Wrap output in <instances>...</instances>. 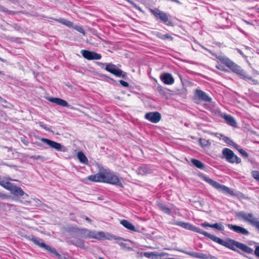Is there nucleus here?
Listing matches in <instances>:
<instances>
[{
    "mask_svg": "<svg viewBox=\"0 0 259 259\" xmlns=\"http://www.w3.org/2000/svg\"><path fill=\"white\" fill-rule=\"evenodd\" d=\"M145 118L151 122L156 123L160 120L161 117L158 112H150L145 115Z\"/></svg>",
    "mask_w": 259,
    "mask_h": 259,
    "instance_id": "obj_14",
    "label": "nucleus"
},
{
    "mask_svg": "<svg viewBox=\"0 0 259 259\" xmlns=\"http://www.w3.org/2000/svg\"><path fill=\"white\" fill-rule=\"evenodd\" d=\"M81 54L84 58L89 60H99L102 58V56L100 54L85 50H81Z\"/></svg>",
    "mask_w": 259,
    "mask_h": 259,
    "instance_id": "obj_13",
    "label": "nucleus"
},
{
    "mask_svg": "<svg viewBox=\"0 0 259 259\" xmlns=\"http://www.w3.org/2000/svg\"><path fill=\"white\" fill-rule=\"evenodd\" d=\"M179 226L186 229L191 230L192 227L193 225L190 224L189 223L179 222Z\"/></svg>",
    "mask_w": 259,
    "mask_h": 259,
    "instance_id": "obj_34",
    "label": "nucleus"
},
{
    "mask_svg": "<svg viewBox=\"0 0 259 259\" xmlns=\"http://www.w3.org/2000/svg\"><path fill=\"white\" fill-rule=\"evenodd\" d=\"M119 82L124 87H128L130 85L128 82L122 80H119Z\"/></svg>",
    "mask_w": 259,
    "mask_h": 259,
    "instance_id": "obj_46",
    "label": "nucleus"
},
{
    "mask_svg": "<svg viewBox=\"0 0 259 259\" xmlns=\"http://www.w3.org/2000/svg\"><path fill=\"white\" fill-rule=\"evenodd\" d=\"M85 219L86 221H87L89 222H91V220L90 218H88V217H85Z\"/></svg>",
    "mask_w": 259,
    "mask_h": 259,
    "instance_id": "obj_54",
    "label": "nucleus"
},
{
    "mask_svg": "<svg viewBox=\"0 0 259 259\" xmlns=\"http://www.w3.org/2000/svg\"><path fill=\"white\" fill-rule=\"evenodd\" d=\"M99 259H105V258H103V257H100L99 258Z\"/></svg>",
    "mask_w": 259,
    "mask_h": 259,
    "instance_id": "obj_58",
    "label": "nucleus"
},
{
    "mask_svg": "<svg viewBox=\"0 0 259 259\" xmlns=\"http://www.w3.org/2000/svg\"><path fill=\"white\" fill-rule=\"evenodd\" d=\"M8 190L15 196H23V199H26L28 197V195L25 193L24 191L20 187L15 186L12 183Z\"/></svg>",
    "mask_w": 259,
    "mask_h": 259,
    "instance_id": "obj_12",
    "label": "nucleus"
},
{
    "mask_svg": "<svg viewBox=\"0 0 259 259\" xmlns=\"http://www.w3.org/2000/svg\"><path fill=\"white\" fill-rule=\"evenodd\" d=\"M228 226L230 229L238 234L244 235H248L249 234L248 230L242 227L232 224H229Z\"/></svg>",
    "mask_w": 259,
    "mask_h": 259,
    "instance_id": "obj_17",
    "label": "nucleus"
},
{
    "mask_svg": "<svg viewBox=\"0 0 259 259\" xmlns=\"http://www.w3.org/2000/svg\"><path fill=\"white\" fill-rule=\"evenodd\" d=\"M127 2H128L130 4H131L134 8H135L136 9L139 10L141 12H143L141 10V8L139 7L135 3H134L133 1L131 0H125Z\"/></svg>",
    "mask_w": 259,
    "mask_h": 259,
    "instance_id": "obj_42",
    "label": "nucleus"
},
{
    "mask_svg": "<svg viewBox=\"0 0 259 259\" xmlns=\"http://www.w3.org/2000/svg\"><path fill=\"white\" fill-rule=\"evenodd\" d=\"M6 12L7 13H8L9 14H11V15H14L16 14V12L15 11H11V10H7Z\"/></svg>",
    "mask_w": 259,
    "mask_h": 259,
    "instance_id": "obj_52",
    "label": "nucleus"
},
{
    "mask_svg": "<svg viewBox=\"0 0 259 259\" xmlns=\"http://www.w3.org/2000/svg\"><path fill=\"white\" fill-rule=\"evenodd\" d=\"M87 179L94 182H103L102 171L88 177Z\"/></svg>",
    "mask_w": 259,
    "mask_h": 259,
    "instance_id": "obj_20",
    "label": "nucleus"
},
{
    "mask_svg": "<svg viewBox=\"0 0 259 259\" xmlns=\"http://www.w3.org/2000/svg\"><path fill=\"white\" fill-rule=\"evenodd\" d=\"M0 165H5L9 166H10V167L12 166L11 165H9L8 164L4 163H3V162H1V161H0Z\"/></svg>",
    "mask_w": 259,
    "mask_h": 259,
    "instance_id": "obj_53",
    "label": "nucleus"
},
{
    "mask_svg": "<svg viewBox=\"0 0 259 259\" xmlns=\"http://www.w3.org/2000/svg\"><path fill=\"white\" fill-rule=\"evenodd\" d=\"M35 202H37V201H39V199H36V200H35Z\"/></svg>",
    "mask_w": 259,
    "mask_h": 259,
    "instance_id": "obj_57",
    "label": "nucleus"
},
{
    "mask_svg": "<svg viewBox=\"0 0 259 259\" xmlns=\"http://www.w3.org/2000/svg\"><path fill=\"white\" fill-rule=\"evenodd\" d=\"M73 28L77 30V31L79 32L80 33L83 34V35H85V32L83 28L80 26L78 25H75L73 27Z\"/></svg>",
    "mask_w": 259,
    "mask_h": 259,
    "instance_id": "obj_39",
    "label": "nucleus"
},
{
    "mask_svg": "<svg viewBox=\"0 0 259 259\" xmlns=\"http://www.w3.org/2000/svg\"><path fill=\"white\" fill-rule=\"evenodd\" d=\"M97 64L102 68L105 66V70L117 77H121L125 78L126 73L123 72L121 69L118 68L117 66L112 63H105L102 62H97Z\"/></svg>",
    "mask_w": 259,
    "mask_h": 259,
    "instance_id": "obj_5",
    "label": "nucleus"
},
{
    "mask_svg": "<svg viewBox=\"0 0 259 259\" xmlns=\"http://www.w3.org/2000/svg\"><path fill=\"white\" fill-rule=\"evenodd\" d=\"M55 21L58 22L61 24H63L68 27H73V22L67 20L64 18H60V19H53Z\"/></svg>",
    "mask_w": 259,
    "mask_h": 259,
    "instance_id": "obj_27",
    "label": "nucleus"
},
{
    "mask_svg": "<svg viewBox=\"0 0 259 259\" xmlns=\"http://www.w3.org/2000/svg\"><path fill=\"white\" fill-rule=\"evenodd\" d=\"M150 11L156 20H158L167 25L170 24L171 22L166 13L156 8L154 9H150Z\"/></svg>",
    "mask_w": 259,
    "mask_h": 259,
    "instance_id": "obj_8",
    "label": "nucleus"
},
{
    "mask_svg": "<svg viewBox=\"0 0 259 259\" xmlns=\"http://www.w3.org/2000/svg\"><path fill=\"white\" fill-rule=\"evenodd\" d=\"M254 253L257 257H259V246L255 247Z\"/></svg>",
    "mask_w": 259,
    "mask_h": 259,
    "instance_id": "obj_48",
    "label": "nucleus"
},
{
    "mask_svg": "<svg viewBox=\"0 0 259 259\" xmlns=\"http://www.w3.org/2000/svg\"><path fill=\"white\" fill-rule=\"evenodd\" d=\"M220 62L228 67L232 72L237 74L240 78L243 79H248L252 80L253 82H257V80L252 79L251 76L248 75L245 71L241 67L234 62L230 58L225 55H218L217 54H212Z\"/></svg>",
    "mask_w": 259,
    "mask_h": 259,
    "instance_id": "obj_1",
    "label": "nucleus"
},
{
    "mask_svg": "<svg viewBox=\"0 0 259 259\" xmlns=\"http://www.w3.org/2000/svg\"><path fill=\"white\" fill-rule=\"evenodd\" d=\"M103 183H108L118 186L121 188L123 187L117 174L109 169H104L102 171Z\"/></svg>",
    "mask_w": 259,
    "mask_h": 259,
    "instance_id": "obj_2",
    "label": "nucleus"
},
{
    "mask_svg": "<svg viewBox=\"0 0 259 259\" xmlns=\"http://www.w3.org/2000/svg\"><path fill=\"white\" fill-rule=\"evenodd\" d=\"M87 237L91 238L101 239L102 238H104L105 234L102 232L96 233L95 232H91L89 231L87 234Z\"/></svg>",
    "mask_w": 259,
    "mask_h": 259,
    "instance_id": "obj_23",
    "label": "nucleus"
},
{
    "mask_svg": "<svg viewBox=\"0 0 259 259\" xmlns=\"http://www.w3.org/2000/svg\"><path fill=\"white\" fill-rule=\"evenodd\" d=\"M40 140L48 145L49 148L54 149L57 151H66V149L65 147L60 143L44 138H40Z\"/></svg>",
    "mask_w": 259,
    "mask_h": 259,
    "instance_id": "obj_11",
    "label": "nucleus"
},
{
    "mask_svg": "<svg viewBox=\"0 0 259 259\" xmlns=\"http://www.w3.org/2000/svg\"><path fill=\"white\" fill-rule=\"evenodd\" d=\"M252 177L259 182V171L257 170H253L251 172Z\"/></svg>",
    "mask_w": 259,
    "mask_h": 259,
    "instance_id": "obj_40",
    "label": "nucleus"
},
{
    "mask_svg": "<svg viewBox=\"0 0 259 259\" xmlns=\"http://www.w3.org/2000/svg\"><path fill=\"white\" fill-rule=\"evenodd\" d=\"M137 172L138 175H144L151 174L152 170L148 165H143L138 168Z\"/></svg>",
    "mask_w": 259,
    "mask_h": 259,
    "instance_id": "obj_19",
    "label": "nucleus"
},
{
    "mask_svg": "<svg viewBox=\"0 0 259 259\" xmlns=\"http://www.w3.org/2000/svg\"><path fill=\"white\" fill-rule=\"evenodd\" d=\"M156 91L163 96H165L166 94L165 89L161 85H158L156 87Z\"/></svg>",
    "mask_w": 259,
    "mask_h": 259,
    "instance_id": "obj_35",
    "label": "nucleus"
},
{
    "mask_svg": "<svg viewBox=\"0 0 259 259\" xmlns=\"http://www.w3.org/2000/svg\"><path fill=\"white\" fill-rule=\"evenodd\" d=\"M211 228L217 229L219 230L223 231L224 229V227L221 224L215 223L211 224Z\"/></svg>",
    "mask_w": 259,
    "mask_h": 259,
    "instance_id": "obj_36",
    "label": "nucleus"
},
{
    "mask_svg": "<svg viewBox=\"0 0 259 259\" xmlns=\"http://www.w3.org/2000/svg\"><path fill=\"white\" fill-rule=\"evenodd\" d=\"M128 249L129 250H132V249L131 247H128Z\"/></svg>",
    "mask_w": 259,
    "mask_h": 259,
    "instance_id": "obj_60",
    "label": "nucleus"
},
{
    "mask_svg": "<svg viewBox=\"0 0 259 259\" xmlns=\"http://www.w3.org/2000/svg\"><path fill=\"white\" fill-rule=\"evenodd\" d=\"M254 227L259 231V219H258Z\"/></svg>",
    "mask_w": 259,
    "mask_h": 259,
    "instance_id": "obj_50",
    "label": "nucleus"
},
{
    "mask_svg": "<svg viewBox=\"0 0 259 259\" xmlns=\"http://www.w3.org/2000/svg\"><path fill=\"white\" fill-rule=\"evenodd\" d=\"M77 158L79 159L80 162L84 164H88L89 161L86 157V156L84 155V154L82 152H79L77 153Z\"/></svg>",
    "mask_w": 259,
    "mask_h": 259,
    "instance_id": "obj_26",
    "label": "nucleus"
},
{
    "mask_svg": "<svg viewBox=\"0 0 259 259\" xmlns=\"http://www.w3.org/2000/svg\"><path fill=\"white\" fill-rule=\"evenodd\" d=\"M212 240L234 251H236V248H237L239 242L238 241L229 238L224 240L214 235Z\"/></svg>",
    "mask_w": 259,
    "mask_h": 259,
    "instance_id": "obj_6",
    "label": "nucleus"
},
{
    "mask_svg": "<svg viewBox=\"0 0 259 259\" xmlns=\"http://www.w3.org/2000/svg\"><path fill=\"white\" fill-rule=\"evenodd\" d=\"M201 226H202L203 227H204V228H206V227L211 228V224H210L207 222H204V223L201 224Z\"/></svg>",
    "mask_w": 259,
    "mask_h": 259,
    "instance_id": "obj_49",
    "label": "nucleus"
},
{
    "mask_svg": "<svg viewBox=\"0 0 259 259\" xmlns=\"http://www.w3.org/2000/svg\"><path fill=\"white\" fill-rule=\"evenodd\" d=\"M30 158L32 159H34V160H37V159L44 160L45 159V158L41 155H32L30 157Z\"/></svg>",
    "mask_w": 259,
    "mask_h": 259,
    "instance_id": "obj_44",
    "label": "nucleus"
},
{
    "mask_svg": "<svg viewBox=\"0 0 259 259\" xmlns=\"http://www.w3.org/2000/svg\"><path fill=\"white\" fill-rule=\"evenodd\" d=\"M215 67L221 71L224 72L227 71V70L225 68V67L219 63L217 64H216Z\"/></svg>",
    "mask_w": 259,
    "mask_h": 259,
    "instance_id": "obj_43",
    "label": "nucleus"
},
{
    "mask_svg": "<svg viewBox=\"0 0 259 259\" xmlns=\"http://www.w3.org/2000/svg\"><path fill=\"white\" fill-rule=\"evenodd\" d=\"M74 245L80 247L81 248H84V242L82 240L78 239H74Z\"/></svg>",
    "mask_w": 259,
    "mask_h": 259,
    "instance_id": "obj_32",
    "label": "nucleus"
},
{
    "mask_svg": "<svg viewBox=\"0 0 259 259\" xmlns=\"http://www.w3.org/2000/svg\"><path fill=\"white\" fill-rule=\"evenodd\" d=\"M225 139H226V140H225V141H226V142H227V140H230V139H229V138L228 137H225Z\"/></svg>",
    "mask_w": 259,
    "mask_h": 259,
    "instance_id": "obj_56",
    "label": "nucleus"
},
{
    "mask_svg": "<svg viewBox=\"0 0 259 259\" xmlns=\"http://www.w3.org/2000/svg\"><path fill=\"white\" fill-rule=\"evenodd\" d=\"M238 151L240 153L242 154V156L247 157L248 156V153L245 151L243 149L241 148L237 149Z\"/></svg>",
    "mask_w": 259,
    "mask_h": 259,
    "instance_id": "obj_45",
    "label": "nucleus"
},
{
    "mask_svg": "<svg viewBox=\"0 0 259 259\" xmlns=\"http://www.w3.org/2000/svg\"><path fill=\"white\" fill-rule=\"evenodd\" d=\"M191 230L194 231V232H195L198 233L199 234H202L204 236H205L208 237V238L210 239L211 240H212V239L213 238V236H214L213 235L207 233V232L203 231L200 228H199L198 227H195L194 226H192Z\"/></svg>",
    "mask_w": 259,
    "mask_h": 259,
    "instance_id": "obj_21",
    "label": "nucleus"
},
{
    "mask_svg": "<svg viewBox=\"0 0 259 259\" xmlns=\"http://www.w3.org/2000/svg\"><path fill=\"white\" fill-rule=\"evenodd\" d=\"M191 161L195 166L199 169H203L205 168V165L198 159H192Z\"/></svg>",
    "mask_w": 259,
    "mask_h": 259,
    "instance_id": "obj_29",
    "label": "nucleus"
},
{
    "mask_svg": "<svg viewBox=\"0 0 259 259\" xmlns=\"http://www.w3.org/2000/svg\"><path fill=\"white\" fill-rule=\"evenodd\" d=\"M120 245H124V244H123V243H120Z\"/></svg>",
    "mask_w": 259,
    "mask_h": 259,
    "instance_id": "obj_59",
    "label": "nucleus"
},
{
    "mask_svg": "<svg viewBox=\"0 0 259 259\" xmlns=\"http://www.w3.org/2000/svg\"><path fill=\"white\" fill-rule=\"evenodd\" d=\"M9 198V196L4 193H2L0 192V198L2 199H8Z\"/></svg>",
    "mask_w": 259,
    "mask_h": 259,
    "instance_id": "obj_47",
    "label": "nucleus"
},
{
    "mask_svg": "<svg viewBox=\"0 0 259 259\" xmlns=\"http://www.w3.org/2000/svg\"><path fill=\"white\" fill-rule=\"evenodd\" d=\"M0 98H1V97H0Z\"/></svg>",
    "mask_w": 259,
    "mask_h": 259,
    "instance_id": "obj_61",
    "label": "nucleus"
},
{
    "mask_svg": "<svg viewBox=\"0 0 259 259\" xmlns=\"http://www.w3.org/2000/svg\"><path fill=\"white\" fill-rule=\"evenodd\" d=\"M120 224L125 228L127 229L128 230L133 231V232H136L137 230L135 226L130 223L128 221L126 220H122L120 221Z\"/></svg>",
    "mask_w": 259,
    "mask_h": 259,
    "instance_id": "obj_24",
    "label": "nucleus"
},
{
    "mask_svg": "<svg viewBox=\"0 0 259 259\" xmlns=\"http://www.w3.org/2000/svg\"><path fill=\"white\" fill-rule=\"evenodd\" d=\"M236 217L240 220L246 222L250 225L254 226L258 219L252 213H247L244 211H240L237 213Z\"/></svg>",
    "mask_w": 259,
    "mask_h": 259,
    "instance_id": "obj_10",
    "label": "nucleus"
},
{
    "mask_svg": "<svg viewBox=\"0 0 259 259\" xmlns=\"http://www.w3.org/2000/svg\"><path fill=\"white\" fill-rule=\"evenodd\" d=\"M237 248L248 254H252L253 253V249L239 242H238Z\"/></svg>",
    "mask_w": 259,
    "mask_h": 259,
    "instance_id": "obj_22",
    "label": "nucleus"
},
{
    "mask_svg": "<svg viewBox=\"0 0 259 259\" xmlns=\"http://www.w3.org/2000/svg\"><path fill=\"white\" fill-rule=\"evenodd\" d=\"M193 99L196 103H210L212 101L211 98L206 93L198 89L194 91Z\"/></svg>",
    "mask_w": 259,
    "mask_h": 259,
    "instance_id": "obj_7",
    "label": "nucleus"
},
{
    "mask_svg": "<svg viewBox=\"0 0 259 259\" xmlns=\"http://www.w3.org/2000/svg\"><path fill=\"white\" fill-rule=\"evenodd\" d=\"M68 244H69V245H74V240H68L67 241Z\"/></svg>",
    "mask_w": 259,
    "mask_h": 259,
    "instance_id": "obj_51",
    "label": "nucleus"
},
{
    "mask_svg": "<svg viewBox=\"0 0 259 259\" xmlns=\"http://www.w3.org/2000/svg\"><path fill=\"white\" fill-rule=\"evenodd\" d=\"M222 117L225 119L226 122L230 125L234 126L236 124V122L234 117L230 115H227L226 114L222 115Z\"/></svg>",
    "mask_w": 259,
    "mask_h": 259,
    "instance_id": "obj_25",
    "label": "nucleus"
},
{
    "mask_svg": "<svg viewBox=\"0 0 259 259\" xmlns=\"http://www.w3.org/2000/svg\"><path fill=\"white\" fill-rule=\"evenodd\" d=\"M48 101L50 102L55 103L57 105H60L62 107H66L70 109H72V107L71 105L69 104L67 101L64 100H63L59 98H49L48 99Z\"/></svg>",
    "mask_w": 259,
    "mask_h": 259,
    "instance_id": "obj_16",
    "label": "nucleus"
},
{
    "mask_svg": "<svg viewBox=\"0 0 259 259\" xmlns=\"http://www.w3.org/2000/svg\"><path fill=\"white\" fill-rule=\"evenodd\" d=\"M144 255L149 258H155L156 255L153 252H146L144 253Z\"/></svg>",
    "mask_w": 259,
    "mask_h": 259,
    "instance_id": "obj_37",
    "label": "nucleus"
},
{
    "mask_svg": "<svg viewBox=\"0 0 259 259\" xmlns=\"http://www.w3.org/2000/svg\"><path fill=\"white\" fill-rule=\"evenodd\" d=\"M222 154L226 160L229 163L239 164L241 162V158L238 157L232 150L229 148H225L223 149Z\"/></svg>",
    "mask_w": 259,
    "mask_h": 259,
    "instance_id": "obj_9",
    "label": "nucleus"
},
{
    "mask_svg": "<svg viewBox=\"0 0 259 259\" xmlns=\"http://www.w3.org/2000/svg\"><path fill=\"white\" fill-rule=\"evenodd\" d=\"M12 183L6 181V178H2L0 176V185H1L4 188L9 190Z\"/></svg>",
    "mask_w": 259,
    "mask_h": 259,
    "instance_id": "obj_30",
    "label": "nucleus"
},
{
    "mask_svg": "<svg viewBox=\"0 0 259 259\" xmlns=\"http://www.w3.org/2000/svg\"><path fill=\"white\" fill-rule=\"evenodd\" d=\"M36 144L37 146H40V145H41V144H40V143H38V142H36Z\"/></svg>",
    "mask_w": 259,
    "mask_h": 259,
    "instance_id": "obj_55",
    "label": "nucleus"
},
{
    "mask_svg": "<svg viewBox=\"0 0 259 259\" xmlns=\"http://www.w3.org/2000/svg\"><path fill=\"white\" fill-rule=\"evenodd\" d=\"M29 239L39 247L44 249L45 250L56 256L57 258L59 259L61 258L60 254L58 253L56 249L46 244L42 239L38 238L32 235L29 237Z\"/></svg>",
    "mask_w": 259,
    "mask_h": 259,
    "instance_id": "obj_3",
    "label": "nucleus"
},
{
    "mask_svg": "<svg viewBox=\"0 0 259 259\" xmlns=\"http://www.w3.org/2000/svg\"><path fill=\"white\" fill-rule=\"evenodd\" d=\"M39 125L41 128H44L46 131L53 133V131L50 128L48 127L47 125L44 124L42 122H39Z\"/></svg>",
    "mask_w": 259,
    "mask_h": 259,
    "instance_id": "obj_38",
    "label": "nucleus"
},
{
    "mask_svg": "<svg viewBox=\"0 0 259 259\" xmlns=\"http://www.w3.org/2000/svg\"><path fill=\"white\" fill-rule=\"evenodd\" d=\"M201 179L202 180H203V181H204L205 182H207L209 185L212 186L213 187L215 188L217 190L225 193L229 194L231 196L235 195L234 191L231 190L229 188L225 185L219 183L217 181H215L210 179L206 175H204L201 176Z\"/></svg>",
    "mask_w": 259,
    "mask_h": 259,
    "instance_id": "obj_4",
    "label": "nucleus"
},
{
    "mask_svg": "<svg viewBox=\"0 0 259 259\" xmlns=\"http://www.w3.org/2000/svg\"><path fill=\"white\" fill-rule=\"evenodd\" d=\"M89 230L86 229H78V233L80 234L83 237L87 236Z\"/></svg>",
    "mask_w": 259,
    "mask_h": 259,
    "instance_id": "obj_41",
    "label": "nucleus"
},
{
    "mask_svg": "<svg viewBox=\"0 0 259 259\" xmlns=\"http://www.w3.org/2000/svg\"><path fill=\"white\" fill-rule=\"evenodd\" d=\"M186 253L191 257L199 259H218L209 254H205L196 252H186Z\"/></svg>",
    "mask_w": 259,
    "mask_h": 259,
    "instance_id": "obj_15",
    "label": "nucleus"
},
{
    "mask_svg": "<svg viewBox=\"0 0 259 259\" xmlns=\"http://www.w3.org/2000/svg\"><path fill=\"white\" fill-rule=\"evenodd\" d=\"M199 142L201 146L203 148L209 147L211 145L210 142L205 139L200 138L199 139Z\"/></svg>",
    "mask_w": 259,
    "mask_h": 259,
    "instance_id": "obj_31",
    "label": "nucleus"
},
{
    "mask_svg": "<svg viewBox=\"0 0 259 259\" xmlns=\"http://www.w3.org/2000/svg\"><path fill=\"white\" fill-rule=\"evenodd\" d=\"M157 205L159 208L163 212L167 214H170V210L167 205L161 202H158Z\"/></svg>",
    "mask_w": 259,
    "mask_h": 259,
    "instance_id": "obj_28",
    "label": "nucleus"
},
{
    "mask_svg": "<svg viewBox=\"0 0 259 259\" xmlns=\"http://www.w3.org/2000/svg\"><path fill=\"white\" fill-rule=\"evenodd\" d=\"M160 78L166 84H172L175 81L172 75L169 73H164L160 75Z\"/></svg>",
    "mask_w": 259,
    "mask_h": 259,
    "instance_id": "obj_18",
    "label": "nucleus"
},
{
    "mask_svg": "<svg viewBox=\"0 0 259 259\" xmlns=\"http://www.w3.org/2000/svg\"><path fill=\"white\" fill-rule=\"evenodd\" d=\"M104 238H105L108 240L114 239V240H124L123 238L119 237H117V236H116L115 235H108V237H106L105 236Z\"/></svg>",
    "mask_w": 259,
    "mask_h": 259,
    "instance_id": "obj_33",
    "label": "nucleus"
}]
</instances>
